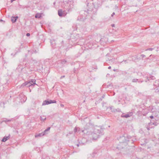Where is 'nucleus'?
<instances>
[{
    "instance_id": "nucleus-14",
    "label": "nucleus",
    "mask_w": 159,
    "mask_h": 159,
    "mask_svg": "<svg viewBox=\"0 0 159 159\" xmlns=\"http://www.w3.org/2000/svg\"><path fill=\"white\" fill-rule=\"evenodd\" d=\"M50 129V127H48L43 132V133H44V135L47 134L46 132L48 131H49Z\"/></svg>"
},
{
    "instance_id": "nucleus-21",
    "label": "nucleus",
    "mask_w": 159,
    "mask_h": 159,
    "mask_svg": "<svg viewBox=\"0 0 159 159\" xmlns=\"http://www.w3.org/2000/svg\"><path fill=\"white\" fill-rule=\"evenodd\" d=\"M74 132L75 133L77 131V128L76 127H75L74 129Z\"/></svg>"
},
{
    "instance_id": "nucleus-25",
    "label": "nucleus",
    "mask_w": 159,
    "mask_h": 159,
    "mask_svg": "<svg viewBox=\"0 0 159 159\" xmlns=\"http://www.w3.org/2000/svg\"><path fill=\"white\" fill-rule=\"evenodd\" d=\"M123 62H124L125 63V64H126V63H127V62H126V60H123V61H122L121 62V63H122Z\"/></svg>"
},
{
    "instance_id": "nucleus-22",
    "label": "nucleus",
    "mask_w": 159,
    "mask_h": 159,
    "mask_svg": "<svg viewBox=\"0 0 159 159\" xmlns=\"http://www.w3.org/2000/svg\"><path fill=\"white\" fill-rule=\"evenodd\" d=\"M104 95L102 96L99 99L100 101H102V100L104 98Z\"/></svg>"
},
{
    "instance_id": "nucleus-38",
    "label": "nucleus",
    "mask_w": 159,
    "mask_h": 159,
    "mask_svg": "<svg viewBox=\"0 0 159 159\" xmlns=\"http://www.w3.org/2000/svg\"><path fill=\"white\" fill-rule=\"evenodd\" d=\"M156 123H152V124L156 125H157L156 124Z\"/></svg>"
},
{
    "instance_id": "nucleus-9",
    "label": "nucleus",
    "mask_w": 159,
    "mask_h": 159,
    "mask_svg": "<svg viewBox=\"0 0 159 159\" xmlns=\"http://www.w3.org/2000/svg\"><path fill=\"white\" fill-rule=\"evenodd\" d=\"M10 135H9L8 136H5L2 139V142H5L6 141H7L8 139L10 138Z\"/></svg>"
},
{
    "instance_id": "nucleus-17",
    "label": "nucleus",
    "mask_w": 159,
    "mask_h": 159,
    "mask_svg": "<svg viewBox=\"0 0 159 159\" xmlns=\"http://www.w3.org/2000/svg\"><path fill=\"white\" fill-rule=\"evenodd\" d=\"M40 119H41V120H43V121H44V120L46 119V118L44 116H41L40 117Z\"/></svg>"
},
{
    "instance_id": "nucleus-35",
    "label": "nucleus",
    "mask_w": 159,
    "mask_h": 159,
    "mask_svg": "<svg viewBox=\"0 0 159 159\" xmlns=\"http://www.w3.org/2000/svg\"><path fill=\"white\" fill-rule=\"evenodd\" d=\"M127 137H128V138L129 139H131V137L130 136H127Z\"/></svg>"
},
{
    "instance_id": "nucleus-6",
    "label": "nucleus",
    "mask_w": 159,
    "mask_h": 159,
    "mask_svg": "<svg viewBox=\"0 0 159 159\" xmlns=\"http://www.w3.org/2000/svg\"><path fill=\"white\" fill-rule=\"evenodd\" d=\"M110 110H111V111L112 112H115L117 111L120 112V110L119 109H115L114 108L113 106H111L109 107Z\"/></svg>"
},
{
    "instance_id": "nucleus-7",
    "label": "nucleus",
    "mask_w": 159,
    "mask_h": 159,
    "mask_svg": "<svg viewBox=\"0 0 159 159\" xmlns=\"http://www.w3.org/2000/svg\"><path fill=\"white\" fill-rule=\"evenodd\" d=\"M65 11H62L61 9H59L58 11V15L60 17H62L64 16V14H65Z\"/></svg>"
},
{
    "instance_id": "nucleus-46",
    "label": "nucleus",
    "mask_w": 159,
    "mask_h": 159,
    "mask_svg": "<svg viewBox=\"0 0 159 159\" xmlns=\"http://www.w3.org/2000/svg\"><path fill=\"white\" fill-rule=\"evenodd\" d=\"M150 80V79H148V80Z\"/></svg>"
},
{
    "instance_id": "nucleus-24",
    "label": "nucleus",
    "mask_w": 159,
    "mask_h": 159,
    "mask_svg": "<svg viewBox=\"0 0 159 159\" xmlns=\"http://www.w3.org/2000/svg\"><path fill=\"white\" fill-rule=\"evenodd\" d=\"M141 56L143 57H143H145V55H143V54H142L141 55Z\"/></svg>"
},
{
    "instance_id": "nucleus-19",
    "label": "nucleus",
    "mask_w": 159,
    "mask_h": 159,
    "mask_svg": "<svg viewBox=\"0 0 159 159\" xmlns=\"http://www.w3.org/2000/svg\"><path fill=\"white\" fill-rule=\"evenodd\" d=\"M72 2H73L72 0H68L67 3L70 4H71Z\"/></svg>"
},
{
    "instance_id": "nucleus-23",
    "label": "nucleus",
    "mask_w": 159,
    "mask_h": 159,
    "mask_svg": "<svg viewBox=\"0 0 159 159\" xmlns=\"http://www.w3.org/2000/svg\"><path fill=\"white\" fill-rule=\"evenodd\" d=\"M153 49V48H148L147 49H146V51L147 50H150V51H152V50Z\"/></svg>"
},
{
    "instance_id": "nucleus-1",
    "label": "nucleus",
    "mask_w": 159,
    "mask_h": 159,
    "mask_svg": "<svg viewBox=\"0 0 159 159\" xmlns=\"http://www.w3.org/2000/svg\"><path fill=\"white\" fill-rule=\"evenodd\" d=\"M94 131L100 136L103 135L104 134L103 129L101 127H98L95 128L94 129Z\"/></svg>"
},
{
    "instance_id": "nucleus-28",
    "label": "nucleus",
    "mask_w": 159,
    "mask_h": 159,
    "mask_svg": "<svg viewBox=\"0 0 159 159\" xmlns=\"http://www.w3.org/2000/svg\"><path fill=\"white\" fill-rule=\"evenodd\" d=\"M30 33H27L26 34V35L27 36H30Z\"/></svg>"
},
{
    "instance_id": "nucleus-34",
    "label": "nucleus",
    "mask_w": 159,
    "mask_h": 159,
    "mask_svg": "<svg viewBox=\"0 0 159 159\" xmlns=\"http://www.w3.org/2000/svg\"><path fill=\"white\" fill-rule=\"evenodd\" d=\"M111 26H112V27H114V26H115V25H114V24H112V25H111Z\"/></svg>"
},
{
    "instance_id": "nucleus-47",
    "label": "nucleus",
    "mask_w": 159,
    "mask_h": 159,
    "mask_svg": "<svg viewBox=\"0 0 159 159\" xmlns=\"http://www.w3.org/2000/svg\"><path fill=\"white\" fill-rule=\"evenodd\" d=\"M31 90H30V92H31Z\"/></svg>"
},
{
    "instance_id": "nucleus-30",
    "label": "nucleus",
    "mask_w": 159,
    "mask_h": 159,
    "mask_svg": "<svg viewBox=\"0 0 159 159\" xmlns=\"http://www.w3.org/2000/svg\"><path fill=\"white\" fill-rule=\"evenodd\" d=\"M149 117L151 119H153L154 118V117L153 116H150Z\"/></svg>"
},
{
    "instance_id": "nucleus-44",
    "label": "nucleus",
    "mask_w": 159,
    "mask_h": 159,
    "mask_svg": "<svg viewBox=\"0 0 159 159\" xmlns=\"http://www.w3.org/2000/svg\"><path fill=\"white\" fill-rule=\"evenodd\" d=\"M93 153H95V154L96 153V152L95 153V152H93Z\"/></svg>"
},
{
    "instance_id": "nucleus-12",
    "label": "nucleus",
    "mask_w": 159,
    "mask_h": 159,
    "mask_svg": "<svg viewBox=\"0 0 159 159\" xmlns=\"http://www.w3.org/2000/svg\"><path fill=\"white\" fill-rule=\"evenodd\" d=\"M44 135V133H39L37 134H36L35 136V138H37L39 137H41L43 136Z\"/></svg>"
},
{
    "instance_id": "nucleus-32",
    "label": "nucleus",
    "mask_w": 159,
    "mask_h": 159,
    "mask_svg": "<svg viewBox=\"0 0 159 159\" xmlns=\"http://www.w3.org/2000/svg\"><path fill=\"white\" fill-rule=\"evenodd\" d=\"M13 17V18H16V19L18 18V17L16 16L15 17L12 16Z\"/></svg>"
},
{
    "instance_id": "nucleus-45",
    "label": "nucleus",
    "mask_w": 159,
    "mask_h": 159,
    "mask_svg": "<svg viewBox=\"0 0 159 159\" xmlns=\"http://www.w3.org/2000/svg\"><path fill=\"white\" fill-rule=\"evenodd\" d=\"M150 123H149V125Z\"/></svg>"
},
{
    "instance_id": "nucleus-13",
    "label": "nucleus",
    "mask_w": 159,
    "mask_h": 159,
    "mask_svg": "<svg viewBox=\"0 0 159 159\" xmlns=\"http://www.w3.org/2000/svg\"><path fill=\"white\" fill-rule=\"evenodd\" d=\"M138 81V82L139 83H140V82L142 83L143 82V81H140L138 79H133L132 82L134 83V82H136Z\"/></svg>"
},
{
    "instance_id": "nucleus-16",
    "label": "nucleus",
    "mask_w": 159,
    "mask_h": 159,
    "mask_svg": "<svg viewBox=\"0 0 159 159\" xmlns=\"http://www.w3.org/2000/svg\"><path fill=\"white\" fill-rule=\"evenodd\" d=\"M11 20L12 22H15L16 20V19L13 18V17H12L11 18Z\"/></svg>"
},
{
    "instance_id": "nucleus-10",
    "label": "nucleus",
    "mask_w": 159,
    "mask_h": 159,
    "mask_svg": "<svg viewBox=\"0 0 159 159\" xmlns=\"http://www.w3.org/2000/svg\"><path fill=\"white\" fill-rule=\"evenodd\" d=\"M31 81V84H32V86H34L35 85H37L35 83L36 80L35 79H32Z\"/></svg>"
},
{
    "instance_id": "nucleus-4",
    "label": "nucleus",
    "mask_w": 159,
    "mask_h": 159,
    "mask_svg": "<svg viewBox=\"0 0 159 159\" xmlns=\"http://www.w3.org/2000/svg\"><path fill=\"white\" fill-rule=\"evenodd\" d=\"M129 140H125V141L120 143V144L118 145V146L117 147V148L118 149H121L123 148L124 147V145L125 142L129 141Z\"/></svg>"
},
{
    "instance_id": "nucleus-26",
    "label": "nucleus",
    "mask_w": 159,
    "mask_h": 159,
    "mask_svg": "<svg viewBox=\"0 0 159 159\" xmlns=\"http://www.w3.org/2000/svg\"><path fill=\"white\" fill-rule=\"evenodd\" d=\"M40 17H41V16L39 15V16H38L37 15H36L35 16V18H37V17H38V18H39Z\"/></svg>"
},
{
    "instance_id": "nucleus-11",
    "label": "nucleus",
    "mask_w": 159,
    "mask_h": 159,
    "mask_svg": "<svg viewBox=\"0 0 159 159\" xmlns=\"http://www.w3.org/2000/svg\"><path fill=\"white\" fill-rule=\"evenodd\" d=\"M123 115V114L121 116V117L122 118H128L130 117L131 116V115H130L129 114H127L124 115Z\"/></svg>"
},
{
    "instance_id": "nucleus-31",
    "label": "nucleus",
    "mask_w": 159,
    "mask_h": 159,
    "mask_svg": "<svg viewBox=\"0 0 159 159\" xmlns=\"http://www.w3.org/2000/svg\"><path fill=\"white\" fill-rule=\"evenodd\" d=\"M147 129L148 130H150V127L149 126H147Z\"/></svg>"
},
{
    "instance_id": "nucleus-42",
    "label": "nucleus",
    "mask_w": 159,
    "mask_h": 159,
    "mask_svg": "<svg viewBox=\"0 0 159 159\" xmlns=\"http://www.w3.org/2000/svg\"><path fill=\"white\" fill-rule=\"evenodd\" d=\"M34 52H35V53L37 52V51H36V50H35V51H34Z\"/></svg>"
},
{
    "instance_id": "nucleus-2",
    "label": "nucleus",
    "mask_w": 159,
    "mask_h": 159,
    "mask_svg": "<svg viewBox=\"0 0 159 159\" xmlns=\"http://www.w3.org/2000/svg\"><path fill=\"white\" fill-rule=\"evenodd\" d=\"M25 86L26 87H31L32 86V84H31V81L26 82L22 84L21 85L20 88H23Z\"/></svg>"
},
{
    "instance_id": "nucleus-36",
    "label": "nucleus",
    "mask_w": 159,
    "mask_h": 159,
    "mask_svg": "<svg viewBox=\"0 0 159 159\" xmlns=\"http://www.w3.org/2000/svg\"><path fill=\"white\" fill-rule=\"evenodd\" d=\"M154 76H152V77L151 79H153H153H154Z\"/></svg>"
},
{
    "instance_id": "nucleus-37",
    "label": "nucleus",
    "mask_w": 159,
    "mask_h": 159,
    "mask_svg": "<svg viewBox=\"0 0 159 159\" xmlns=\"http://www.w3.org/2000/svg\"><path fill=\"white\" fill-rule=\"evenodd\" d=\"M111 66H109L108 67V69H111Z\"/></svg>"
},
{
    "instance_id": "nucleus-48",
    "label": "nucleus",
    "mask_w": 159,
    "mask_h": 159,
    "mask_svg": "<svg viewBox=\"0 0 159 159\" xmlns=\"http://www.w3.org/2000/svg\"><path fill=\"white\" fill-rule=\"evenodd\" d=\"M84 130H83V131H82V132H84Z\"/></svg>"
},
{
    "instance_id": "nucleus-43",
    "label": "nucleus",
    "mask_w": 159,
    "mask_h": 159,
    "mask_svg": "<svg viewBox=\"0 0 159 159\" xmlns=\"http://www.w3.org/2000/svg\"><path fill=\"white\" fill-rule=\"evenodd\" d=\"M55 2H54L53 3V4H54V5H55Z\"/></svg>"
},
{
    "instance_id": "nucleus-18",
    "label": "nucleus",
    "mask_w": 159,
    "mask_h": 159,
    "mask_svg": "<svg viewBox=\"0 0 159 159\" xmlns=\"http://www.w3.org/2000/svg\"><path fill=\"white\" fill-rule=\"evenodd\" d=\"M11 121V120H4L2 121V122H9Z\"/></svg>"
},
{
    "instance_id": "nucleus-33",
    "label": "nucleus",
    "mask_w": 159,
    "mask_h": 159,
    "mask_svg": "<svg viewBox=\"0 0 159 159\" xmlns=\"http://www.w3.org/2000/svg\"><path fill=\"white\" fill-rule=\"evenodd\" d=\"M0 21H1H1L3 22L4 23L5 22V21H3V20H2V19L0 20Z\"/></svg>"
},
{
    "instance_id": "nucleus-3",
    "label": "nucleus",
    "mask_w": 159,
    "mask_h": 159,
    "mask_svg": "<svg viewBox=\"0 0 159 159\" xmlns=\"http://www.w3.org/2000/svg\"><path fill=\"white\" fill-rule=\"evenodd\" d=\"M154 85L157 87V89L155 90V92L159 94V81L156 80L154 84Z\"/></svg>"
},
{
    "instance_id": "nucleus-15",
    "label": "nucleus",
    "mask_w": 159,
    "mask_h": 159,
    "mask_svg": "<svg viewBox=\"0 0 159 159\" xmlns=\"http://www.w3.org/2000/svg\"><path fill=\"white\" fill-rule=\"evenodd\" d=\"M61 63L62 64H64L66 62V61L65 59H63L61 61Z\"/></svg>"
},
{
    "instance_id": "nucleus-41",
    "label": "nucleus",
    "mask_w": 159,
    "mask_h": 159,
    "mask_svg": "<svg viewBox=\"0 0 159 159\" xmlns=\"http://www.w3.org/2000/svg\"><path fill=\"white\" fill-rule=\"evenodd\" d=\"M78 147L79 146V144H78L76 145Z\"/></svg>"
},
{
    "instance_id": "nucleus-20",
    "label": "nucleus",
    "mask_w": 159,
    "mask_h": 159,
    "mask_svg": "<svg viewBox=\"0 0 159 159\" xmlns=\"http://www.w3.org/2000/svg\"><path fill=\"white\" fill-rule=\"evenodd\" d=\"M50 102L51 103H56V101L55 100H50Z\"/></svg>"
},
{
    "instance_id": "nucleus-40",
    "label": "nucleus",
    "mask_w": 159,
    "mask_h": 159,
    "mask_svg": "<svg viewBox=\"0 0 159 159\" xmlns=\"http://www.w3.org/2000/svg\"><path fill=\"white\" fill-rule=\"evenodd\" d=\"M116 69H114L113 70V71H116Z\"/></svg>"
},
{
    "instance_id": "nucleus-27",
    "label": "nucleus",
    "mask_w": 159,
    "mask_h": 159,
    "mask_svg": "<svg viewBox=\"0 0 159 159\" xmlns=\"http://www.w3.org/2000/svg\"><path fill=\"white\" fill-rule=\"evenodd\" d=\"M115 15V13L113 12L112 14L111 15V16L113 17L114 15Z\"/></svg>"
},
{
    "instance_id": "nucleus-8",
    "label": "nucleus",
    "mask_w": 159,
    "mask_h": 159,
    "mask_svg": "<svg viewBox=\"0 0 159 159\" xmlns=\"http://www.w3.org/2000/svg\"><path fill=\"white\" fill-rule=\"evenodd\" d=\"M50 104H51L50 100L48 101L45 100L43 101L42 105H48Z\"/></svg>"
},
{
    "instance_id": "nucleus-29",
    "label": "nucleus",
    "mask_w": 159,
    "mask_h": 159,
    "mask_svg": "<svg viewBox=\"0 0 159 159\" xmlns=\"http://www.w3.org/2000/svg\"><path fill=\"white\" fill-rule=\"evenodd\" d=\"M65 77V75H63V76H62L61 77H60V79H62L64 78Z\"/></svg>"
},
{
    "instance_id": "nucleus-39",
    "label": "nucleus",
    "mask_w": 159,
    "mask_h": 159,
    "mask_svg": "<svg viewBox=\"0 0 159 159\" xmlns=\"http://www.w3.org/2000/svg\"><path fill=\"white\" fill-rule=\"evenodd\" d=\"M61 107H63L64 106V105L63 104H61Z\"/></svg>"
},
{
    "instance_id": "nucleus-5",
    "label": "nucleus",
    "mask_w": 159,
    "mask_h": 159,
    "mask_svg": "<svg viewBox=\"0 0 159 159\" xmlns=\"http://www.w3.org/2000/svg\"><path fill=\"white\" fill-rule=\"evenodd\" d=\"M92 139L93 140H96L100 136L97 134L96 133H95L94 131L92 134Z\"/></svg>"
}]
</instances>
